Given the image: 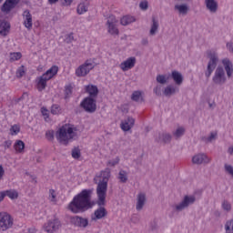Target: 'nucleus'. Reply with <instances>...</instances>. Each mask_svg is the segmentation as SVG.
<instances>
[{
    "instance_id": "61",
    "label": "nucleus",
    "mask_w": 233,
    "mask_h": 233,
    "mask_svg": "<svg viewBox=\"0 0 233 233\" xmlns=\"http://www.w3.org/2000/svg\"><path fill=\"white\" fill-rule=\"evenodd\" d=\"M228 153H229L230 155H233V147H231L228 148Z\"/></svg>"
},
{
    "instance_id": "33",
    "label": "nucleus",
    "mask_w": 233,
    "mask_h": 233,
    "mask_svg": "<svg viewBox=\"0 0 233 233\" xmlns=\"http://www.w3.org/2000/svg\"><path fill=\"white\" fill-rule=\"evenodd\" d=\"M56 198H57V194L56 193V190L50 189L49 197H48L49 201H51V203H56V201H57Z\"/></svg>"
},
{
    "instance_id": "24",
    "label": "nucleus",
    "mask_w": 233,
    "mask_h": 233,
    "mask_svg": "<svg viewBox=\"0 0 233 233\" xmlns=\"http://www.w3.org/2000/svg\"><path fill=\"white\" fill-rule=\"evenodd\" d=\"M14 148L16 154H23V152H25V142L22 140H16L14 144Z\"/></svg>"
},
{
    "instance_id": "50",
    "label": "nucleus",
    "mask_w": 233,
    "mask_h": 233,
    "mask_svg": "<svg viewBox=\"0 0 233 233\" xmlns=\"http://www.w3.org/2000/svg\"><path fill=\"white\" fill-rule=\"evenodd\" d=\"M226 171L233 177V167L229 165L225 166Z\"/></svg>"
},
{
    "instance_id": "5",
    "label": "nucleus",
    "mask_w": 233,
    "mask_h": 233,
    "mask_svg": "<svg viewBox=\"0 0 233 233\" xmlns=\"http://www.w3.org/2000/svg\"><path fill=\"white\" fill-rule=\"evenodd\" d=\"M94 68H96V63L92 60H86L76 69V77H86Z\"/></svg>"
},
{
    "instance_id": "28",
    "label": "nucleus",
    "mask_w": 233,
    "mask_h": 233,
    "mask_svg": "<svg viewBox=\"0 0 233 233\" xmlns=\"http://www.w3.org/2000/svg\"><path fill=\"white\" fill-rule=\"evenodd\" d=\"M118 179L121 183H127L128 181V174L125 170H120L118 174Z\"/></svg>"
},
{
    "instance_id": "11",
    "label": "nucleus",
    "mask_w": 233,
    "mask_h": 233,
    "mask_svg": "<svg viewBox=\"0 0 233 233\" xmlns=\"http://www.w3.org/2000/svg\"><path fill=\"white\" fill-rule=\"evenodd\" d=\"M23 25L25 26L28 30H31L34 26V21L32 20V13H30V10L25 9L23 14Z\"/></svg>"
},
{
    "instance_id": "12",
    "label": "nucleus",
    "mask_w": 233,
    "mask_h": 233,
    "mask_svg": "<svg viewBox=\"0 0 233 233\" xmlns=\"http://www.w3.org/2000/svg\"><path fill=\"white\" fill-rule=\"evenodd\" d=\"M136 57L131 56L122 62L119 66L123 72H128V70H132L136 66Z\"/></svg>"
},
{
    "instance_id": "52",
    "label": "nucleus",
    "mask_w": 233,
    "mask_h": 233,
    "mask_svg": "<svg viewBox=\"0 0 233 233\" xmlns=\"http://www.w3.org/2000/svg\"><path fill=\"white\" fill-rule=\"evenodd\" d=\"M217 137V133L216 132H212L210 134V137L208 138V142H211L212 140H214Z\"/></svg>"
},
{
    "instance_id": "13",
    "label": "nucleus",
    "mask_w": 233,
    "mask_h": 233,
    "mask_svg": "<svg viewBox=\"0 0 233 233\" xmlns=\"http://www.w3.org/2000/svg\"><path fill=\"white\" fill-rule=\"evenodd\" d=\"M213 82L217 85H221L225 82V73L223 67H218L213 77Z\"/></svg>"
},
{
    "instance_id": "49",
    "label": "nucleus",
    "mask_w": 233,
    "mask_h": 233,
    "mask_svg": "<svg viewBox=\"0 0 233 233\" xmlns=\"http://www.w3.org/2000/svg\"><path fill=\"white\" fill-rule=\"evenodd\" d=\"M41 112L45 119H48V109H46V107H42Z\"/></svg>"
},
{
    "instance_id": "31",
    "label": "nucleus",
    "mask_w": 233,
    "mask_h": 233,
    "mask_svg": "<svg viewBox=\"0 0 233 233\" xmlns=\"http://www.w3.org/2000/svg\"><path fill=\"white\" fill-rule=\"evenodd\" d=\"M175 9L177 10L181 15H186L188 10L187 5H176Z\"/></svg>"
},
{
    "instance_id": "55",
    "label": "nucleus",
    "mask_w": 233,
    "mask_h": 233,
    "mask_svg": "<svg viewBox=\"0 0 233 233\" xmlns=\"http://www.w3.org/2000/svg\"><path fill=\"white\" fill-rule=\"evenodd\" d=\"M5 176V168L3 167L2 165H0V179H3Z\"/></svg>"
},
{
    "instance_id": "6",
    "label": "nucleus",
    "mask_w": 233,
    "mask_h": 233,
    "mask_svg": "<svg viewBox=\"0 0 233 233\" xmlns=\"http://www.w3.org/2000/svg\"><path fill=\"white\" fill-rule=\"evenodd\" d=\"M119 25V20L114 15H109L107 17V21L106 23V26L107 28L108 34L110 35H119V28L117 27Z\"/></svg>"
},
{
    "instance_id": "15",
    "label": "nucleus",
    "mask_w": 233,
    "mask_h": 233,
    "mask_svg": "<svg viewBox=\"0 0 233 233\" xmlns=\"http://www.w3.org/2000/svg\"><path fill=\"white\" fill-rule=\"evenodd\" d=\"M71 221L76 225V227H81L83 228H86V227H88V219L81 217H73Z\"/></svg>"
},
{
    "instance_id": "27",
    "label": "nucleus",
    "mask_w": 233,
    "mask_h": 233,
    "mask_svg": "<svg viewBox=\"0 0 233 233\" xmlns=\"http://www.w3.org/2000/svg\"><path fill=\"white\" fill-rule=\"evenodd\" d=\"M172 78L177 85H181L183 83V76L178 71H172Z\"/></svg>"
},
{
    "instance_id": "14",
    "label": "nucleus",
    "mask_w": 233,
    "mask_h": 233,
    "mask_svg": "<svg viewBox=\"0 0 233 233\" xmlns=\"http://www.w3.org/2000/svg\"><path fill=\"white\" fill-rule=\"evenodd\" d=\"M136 123V120H134L133 117L128 116L127 118L124 119L121 124H120V128L124 132H128L133 127L134 124Z\"/></svg>"
},
{
    "instance_id": "3",
    "label": "nucleus",
    "mask_w": 233,
    "mask_h": 233,
    "mask_svg": "<svg viewBox=\"0 0 233 233\" xmlns=\"http://www.w3.org/2000/svg\"><path fill=\"white\" fill-rule=\"evenodd\" d=\"M56 140L61 145H68L74 139H77V127L66 124L61 127L55 134Z\"/></svg>"
},
{
    "instance_id": "1",
    "label": "nucleus",
    "mask_w": 233,
    "mask_h": 233,
    "mask_svg": "<svg viewBox=\"0 0 233 233\" xmlns=\"http://www.w3.org/2000/svg\"><path fill=\"white\" fill-rule=\"evenodd\" d=\"M100 180L96 187V196L97 201L96 205H98V208L95 210L94 215H92L91 219L93 221H97V219H103V218H106L108 212L106 208H105V203H106V190H108V179H110V169H106L102 171L100 174Z\"/></svg>"
},
{
    "instance_id": "53",
    "label": "nucleus",
    "mask_w": 233,
    "mask_h": 233,
    "mask_svg": "<svg viewBox=\"0 0 233 233\" xmlns=\"http://www.w3.org/2000/svg\"><path fill=\"white\" fill-rule=\"evenodd\" d=\"M5 148H10L12 147V140H7L4 144Z\"/></svg>"
},
{
    "instance_id": "20",
    "label": "nucleus",
    "mask_w": 233,
    "mask_h": 233,
    "mask_svg": "<svg viewBox=\"0 0 233 233\" xmlns=\"http://www.w3.org/2000/svg\"><path fill=\"white\" fill-rule=\"evenodd\" d=\"M88 6L90 5L88 2H82L77 5L76 12L79 15H83V14H86L88 12Z\"/></svg>"
},
{
    "instance_id": "7",
    "label": "nucleus",
    "mask_w": 233,
    "mask_h": 233,
    "mask_svg": "<svg viewBox=\"0 0 233 233\" xmlns=\"http://www.w3.org/2000/svg\"><path fill=\"white\" fill-rule=\"evenodd\" d=\"M14 227V218L6 212L0 213V230L5 232L8 228Z\"/></svg>"
},
{
    "instance_id": "57",
    "label": "nucleus",
    "mask_w": 233,
    "mask_h": 233,
    "mask_svg": "<svg viewBox=\"0 0 233 233\" xmlns=\"http://www.w3.org/2000/svg\"><path fill=\"white\" fill-rule=\"evenodd\" d=\"M6 198V191L5 192H0V201H3Z\"/></svg>"
},
{
    "instance_id": "51",
    "label": "nucleus",
    "mask_w": 233,
    "mask_h": 233,
    "mask_svg": "<svg viewBox=\"0 0 233 233\" xmlns=\"http://www.w3.org/2000/svg\"><path fill=\"white\" fill-rule=\"evenodd\" d=\"M154 92L157 96H161V86H157V87H155Z\"/></svg>"
},
{
    "instance_id": "62",
    "label": "nucleus",
    "mask_w": 233,
    "mask_h": 233,
    "mask_svg": "<svg viewBox=\"0 0 233 233\" xmlns=\"http://www.w3.org/2000/svg\"><path fill=\"white\" fill-rule=\"evenodd\" d=\"M0 3H3V0H0Z\"/></svg>"
},
{
    "instance_id": "40",
    "label": "nucleus",
    "mask_w": 233,
    "mask_h": 233,
    "mask_svg": "<svg viewBox=\"0 0 233 233\" xmlns=\"http://www.w3.org/2000/svg\"><path fill=\"white\" fill-rule=\"evenodd\" d=\"M0 28L1 30H6L8 32V30H10V24H8V22L2 21L0 22Z\"/></svg>"
},
{
    "instance_id": "32",
    "label": "nucleus",
    "mask_w": 233,
    "mask_h": 233,
    "mask_svg": "<svg viewBox=\"0 0 233 233\" xmlns=\"http://www.w3.org/2000/svg\"><path fill=\"white\" fill-rule=\"evenodd\" d=\"M176 87H174V86H167L166 87V89H164V95L166 96H172L173 94H176Z\"/></svg>"
},
{
    "instance_id": "46",
    "label": "nucleus",
    "mask_w": 233,
    "mask_h": 233,
    "mask_svg": "<svg viewBox=\"0 0 233 233\" xmlns=\"http://www.w3.org/2000/svg\"><path fill=\"white\" fill-rule=\"evenodd\" d=\"M66 97L72 96V86H66L65 89Z\"/></svg>"
},
{
    "instance_id": "8",
    "label": "nucleus",
    "mask_w": 233,
    "mask_h": 233,
    "mask_svg": "<svg viewBox=\"0 0 233 233\" xmlns=\"http://www.w3.org/2000/svg\"><path fill=\"white\" fill-rule=\"evenodd\" d=\"M96 98L86 97L80 104V106L84 108L87 114H94L97 110V105L96 104Z\"/></svg>"
},
{
    "instance_id": "59",
    "label": "nucleus",
    "mask_w": 233,
    "mask_h": 233,
    "mask_svg": "<svg viewBox=\"0 0 233 233\" xmlns=\"http://www.w3.org/2000/svg\"><path fill=\"white\" fill-rule=\"evenodd\" d=\"M74 0H65V5L66 6H70V5H72Z\"/></svg>"
},
{
    "instance_id": "56",
    "label": "nucleus",
    "mask_w": 233,
    "mask_h": 233,
    "mask_svg": "<svg viewBox=\"0 0 233 233\" xmlns=\"http://www.w3.org/2000/svg\"><path fill=\"white\" fill-rule=\"evenodd\" d=\"M0 35H3L4 37H5V35H8V31H6V29H1Z\"/></svg>"
},
{
    "instance_id": "9",
    "label": "nucleus",
    "mask_w": 233,
    "mask_h": 233,
    "mask_svg": "<svg viewBox=\"0 0 233 233\" xmlns=\"http://www.w3.org/2000/svg\"><path fill=\"white\" fill-rule=\"evenodd\" d=\"M61 228V220L58 218H53L44 224L43 229L47 233L57 232Z\"/></svg>"
},
{
    "instance_id": "47",
    "label": "nucleus",
    "mask_w": 233,
    "mask_h": 233,
    "mask_svg": "<svg viewBox=\"0 0 233 233\" xmlns=\"http://www.w3.org/2000/svg\"><path fill=\"white\" fill-rule=\"evenodd\" d=\"M74 41V34L70 33L66 35V43H72Z\"/></svg>"
},
{
    "instance_id": "35",
    "label": "nucleus",
    "mask_w": 233,
    "mask_h": 233,
    "mask_svg": "<svg viewBox=\"0 0 233 233\" xmlns=\"http://www.w3.org/2000/svg\"><path fill=\"white\" fill-rule=\"evenodd\" d=\"M51 114H53V116H58V114H61V106L58 105H53L51 106Z\"/></svg>"
},
{
    "instance_id": "41",
    "label": "nucleus",
    "mask_w": 233,
    "mask_h": 233,
    "mask_svg": "<svg viewBox=\"0 0 233 233\" xmlns=\"http://www.w3.org/2000/svg\"><path fill=\"white\" fill-rule=\"evenodd\" d=\"M108 167H116V165H119V157H116L107 162Z\"/></svg>"
},
{
    "instance_id": "29",
    "label": "nucleus",
    "mask_w": 233,
    "mask_h": 233,
    "mask_svg": "<svg viewBox=\"0 0 233 233\" xmlns=\"http://www.w3.org/2000/svg\"><path fill=\"white\" fill-rule=\"evenodd\" d=\"M5 196L10 199H17L19 198V194L15 191V189L6 190Z\"/></svg>"
},
{
    "instance_id": "37",
    "label": "nucleus",
    "mask_w": 233,
    "mask_h": 233,
    "mask_svg": "<svg viewBox=\"0 0 233 233\" xmlns=\"http://www.w3.org/2000/svg\"><path fill=\"white\" fill-rule=\"evenodd\" d=\"M167 80H168V78H167V76H165V75H157V83H159L161 85H165Z\"/></svg>"
},
{
    "instance_id": "21",
    "label": "nucleus",
    "mask_w": 233,
    "mask_h": 233,
    "mask_svg": "<svg viewBox=\"0 0 233 233\" xmlns=\"http://www.w3.org/2000/svg\"><path fill=\"white\" fill-rule=\"evenodd\" d=\"M131 23H136V17L133 15H125L120 19V25L122 26H127L128 25H131Z\"/></svg>"
},
{
    "instance_id": "16",
    "label": "nucleus",
    "mask_w": 233,
    "mask_h": 233,
    "mask_svg": "<svg viewBox=\"0 0 233 233\" xmlns=\"http://www.w3.org/2000/svg\"><path fill=\"white\" fill-rule=\"evenodd\" d=\"M86 92L89 95V96L87 97L96 99V97H97V95L99 94V89H97V86L94 85H88L86 86Z\"/></svg>"
},
{
    "instance_id": "18",
    "label": "nucleus",
    "mask_w": 233,
    "mask_h": 233,
    "mask_svg": "<svg viewBox=\"0 0 233 233\" xmlns=\"http://www.w3.org/2000/svg\"><path fill=\"white\" fill-rule=\"evenodd\" d=\"M195 201L194 197L186 196L183 202L176 207L177 210H183V208H187L189 204H192Z\"/></svg>"
},
{
    "instance_id": "36",
    "label": "nucleus",
    "mask_w": 233,
    "mask_h": 233,
    "mask_svg": "<svg viewBox=\"0 0 233 233\" xmlns=\"http://www.w3.org/2000/svg\"><path fill=\"white\" fill-rule=\"evenodd\" d=\"M11 136H17L19 132H21V127L17 125H14L10 128Z\"/></svg>"
},
{
    "instance_id": "58",
    "label": "nucleus",
    "mask_w": 233,
    "mask_h": 233,
    "mask_svg": "<svg viewBox=\"0 0 233 233\" xmlns=\"http://www.w3.org/2000/svg\"><path fill=\"white\" fill-rule=\"evenodd\" d=\"M227 48L230 53H233V44H227Z\"/></svg>"
},
{
    "instance_id": "30",
    "label": "nucleus",
    "mask_w": 233,
    "mask_h": 233,
    "mask_svg": "<svg viewBox=\"0 0 233 233\" xmlns=\"http://www.w3.org/2000/svg\"><path fill=\"white\" fill-rule=\"evenodd\" d=\"M131 98H132L133 101H136L137 103H139V102L143 101V96L141 95L140 91H135L132 94Z\"/></svg>"
},
{
    "instance_id": "10",
    "label": "nucleus",
    "mask_w": 233,
    "mask_h": 233,
    "mask_svg": "<svg viewBox=\"0 0 233 233\" xmlns=\"http://www.w3.org/2000/svg\"><path fill=\"white\" fill-rule=\"evenodd\" d=\"M208 57L210 59L208 66V71L206 72V76L209 77L213 72V70L216 68L217 62H218V56L215 53V51H208Z\"/></svg>"
},
{
    "instance_id": "60",
    "label": "nucleus",
    "mask_w": 233,
    "mask_h": 233,
    "mask_svg": "<svg viewBox=\"0 0 233 233\" xmlns=\"http://www.w3.org/2000/svg\"><path fill=\"white\" fill-rule=\"evenodd\" d=\"M59 0H48L49 5H56Z\"/></svg>"
},
{
    "instance_id": "44",
    "label": "nucleus",
    "mask_w": 233,
    "mask_h": 233,
    "mask_svg": "<svg viewBox=\"0 0 233 233\" xmlns=\"http://www.w3.org/2000/svg\"><path fill=\"white\" fill-rule=\"evenodd\" d=\"M185 132V129L183 127H179L178 129H177V131L174 133V136L178 138L180 137L181 136H183Z\"/></svg>"
},
{
    "instance_id": "22",
    "label": "nucleus",
    "mask_w": 233,
    "mask_h": 233,
    "mask_svg": "<svg viewBox=\"0 0 233 233\" xmlns=\"http://www.w3.org/2000/svg\"><path fill=\"white\" fill-rule=\"evenodd\" d=\"M147 199V197L145 194L140 193L137 196V210H143V207H145V201Z\"/></svg>"
},
{
    "instance_id": "38",
    "label": "nucleus",
    "mask_w": 233,
    "mask_h": 233,
    "mask_svg": "<svg viewBox=\"0 0 233 233\" xmlns=\"http://www.w3.org/2000/svg\"><path fill=\"white\" fill-rule=\"evenodd\" d=\"M226 233H233V220L228 221L226 226Z\"/></svg>"
},
{
    "instance_id": "43",
    "label": "nucleus",
    "mask_w": 233,
    "mask_h": 233,
    "mask_svg": "<svg viewBox=\"0 0 233 233\" xmlns=\"http://www.w3.org/2000/svg\"><path fill=\"white\" fill-rule=\"evenodd\" d=\"M25 76V66H20L16 71V77H23Z\"/></svg>"
},
{
    "instance_id": "26",
    "label": "nucleus",
    "mask_w": 233,
    "mask_h": 233,
    "mask_svg": "<svg viewBox=\"0 0 233 233\" xmlns=\"http://www.w3.org/2000/svg\"><path fill=\"white\" fill-rule=\"evenodd\" d=\"M152 22L153 23L151 25L149 34L150 35H155V34L157 33V29L159 28V22L157 21V19H156V17H153Z\"/></svg>"
},
{
    "instance_id": "2",
    "label": "nucleus",
    "mask_w": 233,
    "mask_h": 233,
    "mask_svg": "<svg viewBox=\"0 0 233 233\" xmlns=\"http://www.w3.org/2000/svg\"><path fill=\"white\" fill-rule=\"evenodd\" d=\"M92 194L94 189H84L76 195L70 202L68 208L71 212L77 214L92 208Z\"/></svg>"
},
{
    "instance_id": "45",
    "label": "nucleus",
    "mask_w": 233,
    "mask_h": 233,
    "mask_svg": "<svg viewBox=\"0 0 233 233\" xmlns=\"http://www.w3.org/2000/svg\"><path fill=\"white\" fill-rule=\"evenodd\" d=\"M160 138H162L163 142L168 143L170 142V139H172V137L168 134H163Z\"/></svg>"
},
{
    "instance_id": "23",
    "label": "nucleus",
    "mask_w": 233,
    "mask_h": 233,
    "mask_svg": "<svg viewBox=\"0 0 233 233\" xmlns=\"http://www.w3.org/2000/svg\"><path fill=\"white\" fill-rule=\"evenodd\" d=\"M222 64L224 65L228 76L230 77L233 72V66L231 62L228 58H224Z\"/></svg>"
},
{
    "instance_id": "34",
    "label": "nucleus",
    "mask_w": 233,
    "mask_h": 233,
    "mask_svg": "<svg viewBox=\"0 0 233 233\" xmlns=\"http://www.w3.org/2000/svg\"><path fill=\"white\" fill-rule=\"evenodd\" d=\"M21 57H23V56L21 55L20 52L11 53L10 54V61L11 62L19 61V59H21Z\"/></svg>"
},
{
    "instance_id": "39",
    "label": "nucleus",
    "mask_w": 233,
    "mask_h": 233,
    "mask_svg": "<svg viewBox=\"0 0 233 233\" xmlns=\"http://www.w3.org/2000/svg\"><path fill=\"white\" fill-rule=\"evenodd\" d=\"M72 157H74V159H79V157H81V151L79 148H75L72 150Z\"/></svg>"
},
{
    "instance_id": "42",
    "label": "nucleus",
    "mask_w": 233,
    "mask_h": 233,
    "mask_svg": "<svg viewBox=\"0 0 233 233\" xmlns=\"http://www.w3.org/2000/svg\"><path fill=\"white\" fill-rule=\"evenodd\" d=\"M46 137L48 141H54V130L46 131Z\"/></svg>"
},
{
    "instance_id": "25",
    "label": "nucleus",
    "mask_w": 233,
    "mask_h": 233,
    "mask_svg": "<svg viewBox=\"0 0 233 233\" xmlns=\"http://www.w3.org/2000/svg\"><path fill=\"white\" fill-rule=\"evenodd\" d=\"M206 6L211 13H215L218 9V4L215 0H206Z\"/></svg>"
},
{
    "instance_id": "19",
    "label": "nucleus",
    "mask_w": 233,
    "mask_h": 233,
    "mask_svg": "<svg viewBox=\"0 0 233 233\" xmlns=\"http://www.w3.org/2000/svg\"><path fill=\"white\" fill-rule=\"evenodd\" d=\"M17 0H6L2 6L3 12H10L15 6Z\"/></svg>"
},
{
    "instance_id": "4",
    "label": "nucleus",
    "mask_w": 233,
    "mask_h": 233,
    "mask_svg": "<svg viewBox=\"0 0 233 233\" xmlns=\"http://www.w3.org/2000/svg\"><path fill=\"white\" fill-rule=\"evenodd\" d=\"M57 72H59V67L57 66H53L41 76L36 78V88L38 92H43V90L46 88V83H48L54 76H56Z\"/></svg>"
},
{
    "instance_id": "48",
    "label": "nucleus",
    "mask_w": 233,
    "mask_h": 233,
    "mask_svg": "<svg viewBox=\"0 0 233 233\" xmlns=\"http://www.w3.org/2000/svg\"><path fill=\"white\" fill-rule=\"evenodd\" d=\"M222 208L224 210L229 211L231 209V205L228 202L224 201L222 204Z\"/></svg>"
},
{
    "instance_id": "17",
    "label": "nucleus",
    "mask_w": 233,
    "mask_h": 233,
    "mask_svg": "<svg viewBox=\"0 0 233 233\" xmlns=\"http://www.w3.org/2000/svg\"><path fill=\"white\" fill-rule=\"evenodd\" d=\"M192 162L193 164H206L209 162V159L208 158V157L204 154H200V155H197L195 157H193L192 158Z\"/></svg>"
},
{
    "instance_id": "54",
    "label": "nucleus",
    "mask_w": 233,
    "mask_h": 233,
    "mask_svg": "<svg viewBox=\"0 0 233 233\" xmlns=\"http://www.w3.org/2000/svg\"><path fill=\"white\" fill-rule=\"evenodd\" d=\"M139 7L141 10H147V1L141 2Z\"/></svg>"
}]
</instances>
